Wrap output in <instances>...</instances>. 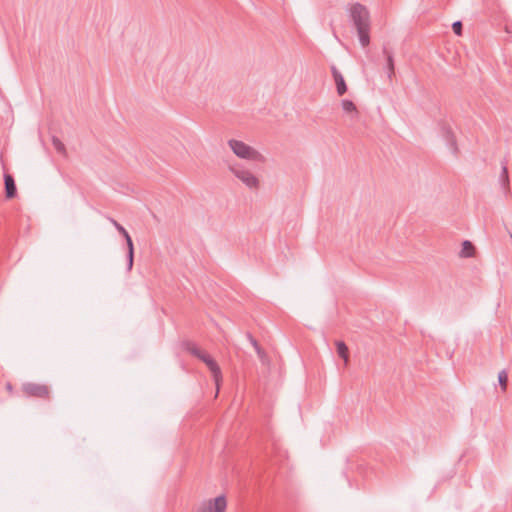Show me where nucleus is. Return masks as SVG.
<instances>
[{"instance_id": "obj_4", "label": "nucleus", "mask_w": 512, "mask_h": 512, "mask_svg": "<svg viewBox=\"0 0 512 512\" xmlns=\"http://www.w3.org/2000/svg\"><path fill=\"white\" fill-rule=\"evenodd\" d=\"M227 507L226 498L224 495H220L213 500L203 503L197 512H225Z\"/></svg>"}, {"instance_id": "obj_17", "label": "nucleus", "mask_w": 512, "mask_h": 512, "mask_svg": "<svg viewBox=\"0 0 512 512\" xmlns=\"http://www.w3.org/2000/svg\"><path fill=\"white\" fill-rule=\"evenodd\" d=\"M187 350L197 358H200V356L204 353L201 351L198 347H196L194 344L188 343L187 344Z\"/></svg>"}, {"instance_id": "obj_23", "label": "nucleus", "mask_w": 512, "mask_h": 512, "mask_svg": "<svg viewBox=\"0 0 512 512\" xmlns=\"http://www.w3.org/2000/svg\"><path fill=\"white\" fill-rule=\"evenodd\" d=\"M247 338L254 348L259 345L257 340L251 334L248 333Z\"/></svg>"}, {"instance_id": "obj_7", "label": "nucleus", "mask_w": 512, "mask_h": 512, "mask_svg": "<svg viewBox=\"0 0 512 512\" xmlns=\"http://www.w3.org/2000/svg\"><path fill=\"white\" fill-rule=\"evenodd\" d=\"M441 134H442L444 141L446 142V146L448 147V149L451 151V153L453 155H456L458 152V147H457L455 136H454L451 128L444 125L441 128Z\"/></svg>"}, {"instance_id": "obj_18", "label": "nucleus", "mask_w": 512, "mask_h": 512, "mask_svg": "<svg viewBox=\"0 0 512 512\" xmlns=\"http://www.w3.org/2000/svg\"><path fill=\"white\" fill-rule=\"evenodd\" d=\"M110 221L111 223L114 225V227L116 228V230L124 237L126 236L127 234H129L127 232V230L120 224L118 223L116 220L110 218Z\"/></svg>"}, {"instance_id": "obj_2", "label": "nucleus", "mask_w": 512, "mask_h": 512, "mask_svg": "<svg viewBox=\"0 0 512 512\" xmlns=\"http://www.w3.org/2000/svg\"><path fill=\"white\" fill-rule=\"evenodd\" d=\"M228 145L233 151V153L241 158L246 160H258L260 154L251 146L247 145L243 141L231 139L228 141Z\"/></svg>"}, {"instance_id": "obj_20", "label": "nucleus", "mask_w": 512, "mask_h": 512, "mask_svg": "<svg viewBox=\"0 0 512 512\" xmlns=\"http://www.w3.org/2000/svg\"><path fill=\"white\" fill-rule=\"evenodd\" d=\"M124 239L127 244V253H134V244H133L131 236L129 234H127L126 236H124Z\"/></svg>"}, {"instance_id": "obj_5", "label": "nucleus", "mask_w": 512, "mask_h": 512, "mask_svg": "<svg viewBox=\"0 0 512 512\" xmlns=\"http://www.w3.org/2000/svg\"><path fill=\"white\" fill-rule=\"evenodd\" d=\"M23 390L27 395L39 398H46L49 394L47 386L35 383L24 384Z\"/></svg>"}, {"instance_id": "obj_14", "label": "nucleus", "mask_w": 512, "mask_h": 512, "mask_svg": "<svg viewBox=\"0 0 512 512\" xmlns=\"http://www.w3.org/2000/svg\"><path fill=\"white\" fill-rule=\"evenodd\" d=\"M52 144H53V147L55 148V150L60 153V154H65L66 150H65V146L64 144L61 142L60 139H58L57 137L53 136L52 137Z\"/></svg>"}, {"instance_id": "obj_12", "label": "nucleus", "mask_w": 512, "mask_h": 512, "mask_svg": "<svg viewBox=\"0 0 512 512\" xmlns=\"http://www.w3.org/2000/svg\"><path fill=\"white\" fill-rule=\"evenodd\" d=\"M336 349L339 357L347 362L349 358L347 345L343 341H336Z\"/></svg>"}, {"instance_id": "obj_21", "label": "nucleus", "mask_w": 512, "mask_h": 512, "mask_svg": "<svg viewBox=\"0 0 512 512\" xmlns=\"http://www.w3.org/2000/svg\"><path fill=\"white\" fill-rule=\"evenodd\" d=\"M134 263V253H127V270L131 271Z\"/></svg>"}, {"instance_id": "obj_16", "label": "nucleus", "mask_w": 512, "mask_h": 512, "mask_svg": "<svg viewBox=\"0 0 512 512\" xmlns=\"http://www.w3.org/2000/svg\"><path fill=\"white\" fill-rule=\"evenodd\" d=\"M498 381H499V384L502 386V389L505 390L507 381H508V376H507V373L505 370H502L499 372Z\"/></svg>"}, {"instance_id": "obj_19", "label": "nucleus", "mask_w": 512, "mask_h": 512, "mask_svg": "<svg viewBox=\"0 0 512 512\" xmlns=\"http://www.w3.org/2000/svg\"><path fill=\"white\" fill-rule=\"evenodd\" d=\"M462 27V22L459 20L452 23V30L457 36L462 35Z\"/></svg>"}, {"instance_id": "obj_3", "label": "nucleus", "mask_w": 512, "mask_h": 512, "mask_svg": "<svg viewBox=\"0 0 512 512\" xmlns=\"http://www.w3.org/2000/svg\"><path fill=\"white\" fill-rule=\"evenodd\" d=\"M234 176L239 179L246 187L255 189L259 186L258 178L249 170L243 167H230Z\"/></svg>"}, {"instance_id": "obj_6", "label": "nucleus", "mask_w": 512, "mask_h": 512, "mask_svg": "<svg viewBox=\"0 0 512 512\" xmlns=\"http://www.w3.org/2000/svg\"><path fill=\"white\" fill-rule=\"evenodd\" d=\"M199 359L202 360L207 365V367L209 368L213 375L216 384L218 385V382L221 378V369L217 362L209 354L205 352L200 356Z\"/></svg>"}, {"instance_id": "obj_13", "label": "nucleus", "mask_w": 512, "mask_h": 512, "mask_svg": "<svg viewBox=\"0 0 512 512\" xmlns=\"http://www.w3.org/2000/svg\"><path fill=\"white\" fill-rule=\"evenodd\" d=\"M473 250H474L473 244L470 241L465 240L462 243V250H461L460 255L462 257H466V258L471 257L473 255Z\"/></svg>"}, {"instance_id": "obj_15", "label": "nucleus", "mask_w": 512, "mask_h": 512, "mask_svg": "<svg viewBox=\"0 0 512 512\" xmlns=\"http://www.w3.org/2000/svg\"><path fill=\"white\" fill-rule=\"evenodd\" d=\"M341 105L342 109L347 113L356 111V105L351 100L344 99L342 100Z\"/></svg>"}, {"instance_id": "obj_24", "label": "nucleus", "mask_w": 512, "mask_h": 512, "mask_svg": "<svg viewBox=\"0 0 512 512\" xmlns=\"http://www.w3.org/2000/svg\"><path fill=\"white\" fill-rule=\"evenodd\" d=\"M510 238H511V240H512V233H510Z\"/></svg>"}, {"instance_id": "obj_10", "label": "nucleus", "mask_w": 512, "mask_h": 512, "mask_svg": "<svg viewBox=\"0 0 512 512\" xmlns=\"http://www.w3.org/2000/svg\"><path fill=\"white\" fill-rule=\"evenodd\" d=\"M383 55L386 58V66L385 69L387 71V76L389 79L392 78L394 74V58L393 53L387 49V47H383Z\"/></svg>"}, {"instance_id": "obj_11", "label": "nucleus", "mask_w": 512, "mask_h": 512, "mask_svg": "<svg viewBox=\"0 0 512 512\" xmlns=\"http://www.w3.org/2000/svg\"><path fill=\"white\" fill-rule=\"evenodd\" d=\"M499 183L501 187L503 188L504 193L506 194L508 192V186H509V175H508V168L505 162H502L501 166V173L499 175Z\"/></svg>"}, {"instance_id": "obj_8", "label": "nucleus", "mask_w": 512, "mask_h": 512, "mask_svg": "<svg viewBox=\"0 0 512 512\" xmlns=\"http://www.w3.org/2000/svg\"><path fill=\"white\" fill-rule=\"evenodd\" d=\"M331 73L336 85L337 94L344 95L347 92V85L342 73L336 68L335 65L331 66Z\"/></svg>"}, {"instance_id": "obj_1", "label": "nucleus", "mask_w": 512, "mask_h": 512, "mask_svg": "<svg viewBox=\"0 0 512 512\" xmlns=\"http://www.w3.org/2000/svg\"><path fill=\"white\" fill-rule=\"evenodd\" d=\"M348 12L361 46H368L370 43V13L368 9L360 3H355L350 6Z\"/></svg>"}, {"instance_id": "obj_22", "label": "nucleus", "mask_w": 512, "mask_h": 512, "mask_svg": "<svg viewBox=\"0 0 512 512\" xmlns=\"http://www.w3.org/2000/svg\"><path fill=\"white\" fill-rule=\"evenodd\" d=\"M255 351H256V353H257L258 357H259L261 360H263V359H264V357H265V352H264V350L261 348V346H260V345H258V346H256V347H255Z\"/></svg>"}, {"instance_id": "obj_9", "label": "nucleus", "mask_w": 512, "mask_h": 512, "mask_svg": "<svg viewBox=\"0 0 512 512\" xmlns=\"http://www.w3.org/2000/svg\"><path fill=\"white\" fill-rule=\"evenodd\" d=\"M5 196L8 199L14 198L17 194V188L14 177L11 174H4Z\"/></svg>"}]
</instances>
